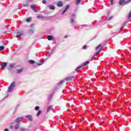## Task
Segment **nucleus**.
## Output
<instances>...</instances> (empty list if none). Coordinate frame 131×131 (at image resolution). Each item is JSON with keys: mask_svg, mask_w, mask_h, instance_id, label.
<instances>
[{"mask_svg": "<svg viewBox=\"0 0 131 131\" xmlns=\"http://www.w3.org/2000/svg\"><path fill=\"white\" fill-rule=\"evenodd\" d=\"M131 2V0H128L127 1H125V0H120L119 4L120 6H122V5H127L130 3Z\"/></svg>", "mask_w": 131, "mask_h": 131, "instance_id": "obj_1", "label": "nucleus"}, {"mask_svg": "<svg viewBox=\"0 0 131 131\" xmlns=\"http://www.w3.org/2000/svg\"><path fill=\"white\" fill-rule=\"evenodd\" d=\"M15 86V82H12L10 85L9 86L8 90V93H11V92H12V90H13V89H14V87Z\"/></svg>", "mask_w": 131, "mask_h": 131, "instance_id": "obj_2", "label": "nucleus"}, {"mask_svg": "<svg viewBox=\"0 0 131 131\" xmlns=\"http://www.w3.org/2000/svg\"><path fill=\"white\" fill-rule=\"evenodd\" d=\"M75 78V77L74 76H70L69 77H67V78H65V80L66 81H71L72 80H73Z\"/></svg>", "mask_w": 131, "mask_h": 131, "instance_id": "obj_3", "label": "nucleus"}, {"mask_svg": "<svg viewBox=\"0 0 131 131\" xmlns=\"http://www.w3.org/2000/svg\"><path fill=\"white\" fill-rule=\"evenodd\" d=\"M70 7V6H69V5H67L66 6L65 10H64L62 12V15H64V14H65V13L67 12V10H68V9H69Z\"/></svg>", "mask_w": 131, "mask_h": 131, "instance_id": "obj_4", "label": "nucleus"}, {"mask_svg": "<svg viewBox=\"0 0 131 131\" xmlns=\"http://www.w3.org/2000/svg\"><path fill=\"white\" fill-rule=\"evenodd\" d=\"M33 32H34V31H33V28L32 27L31 29H29L28 31V34H30V35L33 34Z\"/></svg>", "mask_w": 131, "mask_h": 131, "instance_id": "obj_5", "label": "nucleus"}, {"mask_svg": "<svg viewBox=\"0 0 131 131\" xmlns=\"http://www.w3.org/2000/svg\"><path fill=\"white\" fill-rule=\"evenodd\" d=\"M63 5H64L63 2H58L57 3V6H58L59 8H61V7L63 6Z\"/></svg>", "mask_w": 131, "mask_h": 131, "instance_id": "obj_6", "label": "nucleus"}, {"mask_svg": "<svg viewBox=\"0 0 131 131\" xmlns=\"http://www.w3.org/2000/svg\"><path fill=\"white\" fill-rule=\"evenodd\" d=\"M26 117L27 118H28L29 119V120H30V121H32L33 120V119H32V117L30 115H28V116H26Z\"/></svg>", "mask_w": 131, "mask_h": 131, "instance_id": "obj_7", "label": "nucleus"}, {"mask_svg": "<svg viewBox=\"0 0 131 131\" xmlns=\"http://www.w3.org/2000/svg\"><path fill=\"white\" fill-rule=\"evenodd\" d=\"M22 119H23V118H18L15 120V121H16V122L19 123L22 121Z\"/></svg>", "mask_w": 131, "mask_h": 131, "instance_id": "obj_8", "label": "nucleus"}, {"mask_svg": "<svg viewBox=\"0 0 131 131\" xmlns=\"http://www.w3.org/2000/svg\"><path fill=\"white\" fill-rule=\"evenodd\" d=\"M53 110V107L52 106H49L47 108V112H50V111H52Z\"/></svg>", "mask_w": 131, "mask_h": 131, "instance_id": "obj_9", "label": "nucleus"}, {"mask_svg": "<svg viewBox=\"0 0 131 131\" xmlns=\"http://www.w3.org/2000/svg\"><path fill=\"white\" fill-rule=\"evenodd\" d=\"M102 50H103V47H101V48L100 49V50H99L98 52H96V53H95V54H94V57L96 56H97V55H98V54L99 53H101V51H102Z\"/></svg>", "mask_w": 131, "mask_h": 131, "instance_id": "obj_10", "label": "nucleus"}, {"mask_svg": "<svg viewBox=\"0 0 131 131\" xmlns=\"http://www.w3.org/2000/svg\"><path fill=\"white\" fill-rule=\"evenodd\" d=\"M82 65L81 66H80L79 67L77 68L76 69H75V71L76 72H77V71H79V70L80 69H81V68H82Z\"/></svg>", "mask_w": 131, "mask_h": 131, "instance_id": "obj_11", "label": "nucleus"}, {"mask_svg": "<svg viewBox=\"0 0 131 131\" xmlns=\"http://www.w3.org/2000/svg\"><path fill=\"white\" fill-rule=\"evenodd\" d=\"M49 8L50 10H55V6L54 5H49Z\"/></svg>", "mask_w": 131, "mask_h": 131, "instance_id": "obj_12", "label": "nucleus"}, {"mask_svg": "<svg viewBox=\"0 0 131 131\" xmlns=\"http://www.w3.org/2000/svg\"><path fill=\"white\" fill-rule=\"evenodd\" d=\"M89 64H90V61H86L85 62H84L83 65H82V66L83 67V66H86L87 65H89Z\"/></svg>", "mask_w": 131, "mask_h": 131, "instance_id": "obj_13", "label": "nucleus"}, {"mask_svg": "<svg viewBox=\"0 0 131 131\" xmlns=\"http://www.w3.org/2000/svg\"><path fill=\"white\" fill-rule=\"evenodd\" d=\"M47 38L48 40H53V36H48Z\"/></svg>", "mask_w": 131, "mask_h": 131, "instance_id": "obj_14", "label": "nucleus"}, {"mask_svg": "<svg viewBox=\"0 0 131 131\" xmlns=\"http://www.w3.org/2000/svg\"><path fill=\"white\" fill-rule=\"evenodd\" d=\"M23 71V69H17V73L19 74V73H21V72Z\"/></svg>", "mask_w": 131, "mask_h": 131, "instance_id": "obj_15", "label": "nucleus"}, {"mask_svg": "<svg viewBox=\"0 0 131 131\" xmlns=\"http://www.w3.org/2000/svg\"><path fill=\"white\" fill-rule=\"evenodd\" d=\"M2 67H6L7 66V62H3L1 64Z\"/></svg>", "mask_w": 131, "mask_h": 131, "instance_id": "obj_16", "label": "nucleus"}, {"mask_svg": "<svg viewBox=\"0 0 131 131\" xmlns=\"http://www.w3.org/2000/svg\"><path fill=\"white\" fill-rule=\"evenodd\" d=\"M14 66H15V63H13L10 64L9 67H10V68H14Z\"/></svg>", "mask_w": 131, "mask_h": 131, "instance_id": "obj_17", "label": "nucleus"}, {"mask_svg": "<svg viewBox=\"0 0 131 131\" xmlns=\"http://www.w3.org/2000/svg\"><path fill=\"white\" fill-rule=\"evenodd\" d=\"M29 62L30 63V64H34V63H35V61L33 60H30L29 61Z\"/></svg>", "mask_w": 131, "mask_h": 131, "instance_id": "obj_18", "label": "nucleus"}, {"mask_svg": "<svg viewBox=\"0 0 131 131\" xmlns=\"http://www.w3.org/2000/svg\"><path fill=\"white\" fill-rule=\"evenodd\" d=\"M80 2H81V0H76V5H79Z\"/></svg>", "mask_w": 131, "mask_h": 131, "instance_id": "obj_19", "label": "nucleus"}, {"mask_svg": "<svg viewBox=\"0 0 131 131\" xmlns=\"http://www.w3.org/2000/svg\"><path fill=\"white\" fill-rule=\"evenodd\" d=\"M15 129H18L19 128V124H17L15 126H14Z\"/></svg>", "mask_w": 131, "mask_h": 131, "instance_id": "obj_20", "label": "nucleus"}, {"mask_svg": "<svg viewBox=\"0 0 131 131\" xmlns=\"http://www.w3.org/2000/svg\"><path fill=\"white\" fill-rule=\"evenodd\" d=\"M41 114V111L39 110L38 112V113L36 115V116L38 117L39 115H40V114Z\"/></svg>", "mask_w": 131, "mask_h": 131, "instance_id": "obj_21", "label": "nucleus"}, {"mask_svg": "<svg viewBox=\"0 0 131 131\" xmlns=\"http://www.w3.org/2000/svg\"><path fill=\"white\" fill-rule=\"evenodd\" d=\"M31 21V17H28L27 18L26 21L27 22H30Z\"/></svg>", "mask_w": 131, "mask_h": 131, "instance_id": "obj_22", "label": "nucleus"}, {"mask_svg": "<svg viewBox=\"0 0 131 131\" xmlns=\"http://www.w3.org/2000/svg\"><path fill=\"white\" fill-rule=\"evenodd\" d=\"M102 47V44H100L95 49V50L97 51V50H98L99 49V48Z\"/></svg>", "mask_w": 131, "mask_h": 131, "instance_id": "obj_23", "label": "nucleus"}, {"mask_svg": "<svg viewBox=\"0 0 131 131\" xmlns=\"http://www.w3.org/2000/svg\"><path fill=\"white\" fill-rule=\"evenodd\" d=\"M5 50V47L4 46H0V51H4Z\"/></svg>", "mask_w": 131, "mask_h": 131, "instance_id": "obj_24", "label": "nucleus"}, {"mask_svg": "<svg viewBox=\"0 0 131 131\" xmlns=\"http://www.w3.org/2000/svg\"><path fill=\"white\" fill-rule=\"evenodd\" d=\"M37 18H38V19H42V18H43V16H42V15H38L37 16Z\"/></svg>", "mask_w": 131, "mask_h": 131, "instance_id": "obj_25", "label": "nucleus"}, {"mask_svg": "<svg viewBox=\"0 0 131 131\" xmlns=\"http://www.w3.org/2000/svg\"><path fill=\"white\" fill-rule=\"evenodd\" d=\"M130 18H131V10H130V12L128 14V19H130Z\"/></svg>", "mask_w": 131, "mask_h": 131, "instance_id": "obj_26", "label": "nucleus"}, {"mask_svg": "<svg viewBox=\"0 0 131 131\" xmlns=\"http://www.w3.org/2000/svg\"><path fill=\"white\" fill-rule=\"evenodd\" d=\"M18 35L16 36V37H18V36H19V37H21V35H22V33H18Z\"/></svg>", "mask_w": 131, "mask_h": 131, "instance_id": "obj_27", "label": "nucleus"}, {"mask_svg": "<svg viewBox=\"0 0 131 131\" xmlns=\"http://www.w3.org/2000/svg\"><path fill=\"white\" fill-rule=\"evenodd\" d=\"M88 46H86V45H84V46H83L82 49L83 50H86Z\"/></svg>", "mask_w": 131, "mask_h": 131, "instance_id": "obj_28", "label": "nucleus"}, {"mask_svg": "<svg viewBox=\"0 0 131 131\" xmlns=\"http://www.w3.org/2000/svg\"><path fill=\"white\" fill-rule=\"evenodd\" d=\"M39 109V106H36L35 110H36V111H38Z\"/></svg>", "mask_w": 131, "mask_h": 131, "instance_id": "obj_29", "label": "nucleus"}, {"mask_svg": "<svg viewBox=\"0 0 131 131\" xmlns=\"http://www.w3.org/2000/svg\"><path fill=\"white\" fill-rule=\"evenodd\" d=\"M54 93L53 92L52 94H50V99H52L53 98V96H54Z\"/></svg>", "mask_w": 131, "mask_h": 131, "instance_id": "obj_30", "label": "nucleus"}, {"mask_svg": "<svg viewBox=\"0 0 131 131\" xmlns=\"http://www.w3.org/2000/svg\"><path fill=\"white\" fill-rule=\"evenodd\" d=\"M62 83H64V81H61L60 82V83H59V85H61V84H62Z\"/></svg>", "mask_w": 131, "mask_h": 131, "instance_id": "obj_31", "label": "nucleus"}, {"mask_svg": "<svg viewBox=\"0 0 131 131\" xmlns=\"http://www.w3.org/2000/svg\"><path fill=\"white\" fill-rule=\"evenodd\" d=\"M70 21H71V23H73L74 22V19L73 18H71Z\"/></svg>", "mask_w": 131, "mask_h": 131, "instance_id": "obj_32", "label": "nucleus"}, {"mask_svg": "<svg viewBox=\"0 0 131 131\" xmlns=\"http://www.w3.org/2000/svg\"><path fill=\"white\" fill-rule=\"evenodd\" d=\"M31 9H32V10H34V5H31Z\"/></svg>", "mask_w": 131, "mask_h": 131, "instance_id": "obj_33", "label": "nucleus"}, {"mask_svg": "<svg viewBox=\"0 0 131 131\" xmlns=\"http://www.w3.org/2000/svg\"><path fill=\"white\" fill-rule=\"evenodd\" d=\"M14 126H15V125H11L10 128H14Z\"/></svg>", "mask_w": 131, "mask_h": 131, "instance_id": "obj_34", "label": "nucleus"}, {"mask_svg": "<svg viewBox=\"0 0 131 131\" xmlns=\"http://www.w3.org/2000/svg\"><path fill=\"white\" fill-rule=\"evenodd\" d=\"M112 18H113V16H111V17H108V18H107V19H108V20H111V19H112Z\"/></svg>", "mask_w": 131, "mask_h": 131, "instance_id": "obj_35", "label": "nucleus"}, {"mask_svg": "<svg viewBox=\"0 0 131 131\" xmlns=\"http://www.w3.org/2000/svg\"><path fill=\"white\" fill-rule=\"evenodd\" d=\"M46 0H42V4H46Z\"/></svg>", "mask_w": 131, "mask_h": 131, "instance_id": "obj_36", "label": "nucleus"}, {"mask_svg": "<svg viewBox=\"0 0 131 131\" xmlns=\"http://www.w3.org/2000/svg\"><path fill=\"white\" fill-rule=\"evenodd\" d=\"M29 6V4H28L24 5L25 7H28Z\"/></svg>", "mask_w": 131, "mask_h": 131, "instance_id": "obj_37", "label": "nucleus"}, {"mask_svg": "<svg viewBox=\"0 0 131 131\" xmlns=\"http://www.w3.org/2000/svg\"><path fill=\"white\" fill-rule=\"evenodd\" d=\"M33 10V11H34L35 13H37V11H36V10L34 8Z\"/></svg>", "mask_w": 131, "mask_h": 131, "instance_id": "obj_38", "label": "nucleus"}, {"mask_svg": "<svg viewBox=\"0 0 131 131\" xmlns=\"http://www.w3.org/2000/svg\"><path fill=\"white\" fill-rule=\"evenodd\" d=\"M72 17H75V14H73L72 15Z\"/></svg>", "mask_w": 131, "mask_h": 131, "instance_id": "obj_39", "label": "nucleus"}, {"mask_svg": "<svg viewBox=\"0 0 131 131\" xmlns=\"http://www.w3.org/2000/svg\"><path fill=\"white\" fill-rule=\"evenodd\" d=\"M64 38H68V36L67 35L64 36Z\"/></svg>", "mask_w": 131, "mask_h": 131, "instance_id": "obj_40", "label": "nucleus"}, {"mask_svg": "<svg viewBox=\"0 0 131 131\" xmlns=\"http://www.w3.org/2000/svg\"><path fill=\"white\" fill-rule=\"evenodd\" d=\"M4 131H9V129H8L7 128H5V129H4Z\"/></svg>", "mask_w": 131, "mask_h": 131, "instance_id": "obj_41", "label": "nucleus"}, {"mask_svg": "<svg viewBox=\"0 0 131 131\" xmlns=\"http://www.w3.org/2000/svg\"><path fill=\"white\" fill-rule=\"evenodd\" d=\"M122 29H123V27H121L120 29V31L122 30Z\"/></svg>", "mask_w": 131, "mask_h": 131, "instance_id": "obj_42", "label": "nucleus"}, {"mask_svg": "<svg viewBox=\"0 0 131 131\" xmlns=\"http://www.w3.org/2000/svg\"><path fill=\"white\" fill-rule=\"evenodd\" d=\"M113 1L114 0H111L112 5V2H113Z\"/></svg>", "mask_w": 131, "mask_h": 131, "instance_id": "obj_43", "label": "nucleus"}, {"mask_svg": "<svg viewBox=\"0 0 131 131\" xmlns=\"http://www.w3.org/2000/svg\"><path fill=\"white\" fill-rule=\"evenodd\" d=\"M38 65H41V63H38Z\"/></svg>", "mask_w": 131, "mask_h": 131, "instance_id": "obj_44", "label": "nucleus"}, {"mask_svg": "<svg viewBox=\"0 0 131 131\" xmlns=\"http://www.w3.org/2000/svg\"><path fill=\"white\" fill-rule=\"evenodd\" d=\"M101 124H102V123H99V125H101Z\"/></svg>", "mask_w": 131, "mask_h": 131, "instance_id": "obj_45", "label": "nucleus"}]
</instances>
